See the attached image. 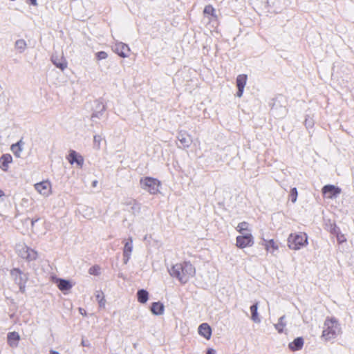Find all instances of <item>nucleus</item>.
Segmentation results:
<instances>
[{
    "mask_svg": "<svg viewBox=\"0 0 354 354\" xmlns=\"http://www.w3.org/2000/svg\"><path fill=\"white\" fill-rule=\"evenodd\" d=\"M254 244V238L250 232L236 237V246L240 248L252 246Z\"/></svg>",
    "mask_w": 354,
    "mask_h": 354,
    "instance_id": "6e6552de",
    "label": "nucleus"
},
{
    "mask_svg": "<svg viewBox=\"0 0 354 354\" xmlns=\"http://www.w3.org/2000/svg\"><path fill=\"white\" fill-rule=\"evenodd\" d=\"M35 189L42 196L48 197L53 193L52 184L46 180L35 183L34 185Z\"/></svg>",
    "mask_w": 354,
    "mask_h": 354,
    "instance_id": "423d86ee",
    "label": "nucleus"
},
{
    "mask_svg": "<svg viewBox=\"0 0 354 354\" xmlns=\"http://www.w3.org/2000/svg\"><path fill=\"white\" fill-rule=\"evenodd\" d=\"M79 311L81 315H86V311L84 309L82 308H79Z\"/></svg>",
    "mask_w": 354,
    "mask_h": 354,
    "instance_id": "a19ab883",
    "label": "nucleus"
},
{
    "mask_svg": "<svg viewBox=\"0 0 354 354\" xmlns=\"http://www.w3.org/2000/svg\"><path fill=\"white\" fill-rule=\"evenodd\" d=\"M305 125L307 128L312 127L313 125V122L311 120L306 118L305 120Z\"/></svg>",
    "mask_w": 354,
    "mask_h": 354,
    "instance_id": "e433bc0d",
    "label": "nucleus"
},
{
    "mask_svg": "<svg viewBox=\"0 0 354 354\" xmlns=\"http://www.w3.org/2000/svg\"><path fill=\"white\" fill-rule=\"evenodd\" d=\"M177 138L183 148H188L192 144L191 136L185 131L179 132Z\"/></svg>",
    "mask_w": 354,
    "mask_h": 354,
    "instance_id": "2eb2a0df",
    "label": "nucleus"
},
{
    "mask_svg": "<svg viewBox=\"0 0 354 354\" xmlns=\"http://www.w3.org/2000/svg\"><path fill=\"white\" fill-rule=\"evenodd\" d=\"M133 251V239L132 237H129L128 241L124 243V247L123 250V256H124V263L127 264L129 261L131 253Z\"/></svg>",
    "mask_w": 354,
    "mask_h": 354,
    "instance_id": "ddd939ff",
    "label": "nucleus"
},
{
    "mask_svg": "<svg viewBox=\"0 0 354 354\" xmlns=\"http://www.w3.org/2000/svg\"><path fill=\"white\" fill-rule=\"evenodd\" d=\"M248 223L241 222L237 225L236 229L239 233H243V232L248 231Z\"/></svg>",
    "mask_w": 354,
    "mask_h": 354,
    "instance_id": "c756f323",
    "label": "nucleus"
},
{
    "mask_svg": "<svg viewBox=\"0 0 354 354\" xmlns=\"http://www.w3.org/2000/svg\"><path fill=\"white\" fill-rule=\"evenodd\" d=\"M248 80V76L245 74L239 75L236 77V86L238 88V91L236 93V96L238 97H241L243 93L245 86L246 85Z\"/></svg>",
    "mask_w": 354,
    "mask_h": 354,
    "instance_id": "9b49d317",
    "label": "nucleus"
},
{
    "mask_svg": "<svg viewBox=\"0 0 354 354\" xmlns=\"http://www.w3.org/2000/svg\"><path fill=\"white\" fill-rule=\"evenodd\" d=\"M97 180H94L92 183V185L93 187H96L97 186Z\"/></svg>",
    "mask_w": 354,
    "mask_h": 354,
    "instance_id": "37998d69",
    "label": "nucleus"
},
{
    "mask_svg": "<svg viewBox=\"0 0 354 354\" xmlns=\"http://www.w3.org/2000/svg\"><path fill=\"white\" fill-rule=\"evenodd\" d=\"M108 57V55L104 51H100L96 53V57L98 60L105 59Z\"/></svg>",
    "mask_w": 354,
    "mask_h": 354,
    "instance_id": "473e14b6",
    "label": "nucleus"
},
{
    "mask_svg": "<svg viewBox=\"0 0 354 354\" xmlns=\"http://www.w3.org/2000/svg\"><path fill=\"white\" fill-rule=\"evenodd\" d=\"M140 185L142 189L151 194H156L160 192V182L151 177L142 178L140 180Z\"/></svg>",
    "mask_w": 354,
    "mask_h": 354,
    "instance_id": "20e7f679",
    "label": "nucleus"
},
{
    "mask_svg": "<svg viewBox=\"0 0 354 354\" xmlns=\"http://www.w3.org/2000/svg\"><path fill=\"white\" fill-rule=\"evenodd\" d=\"M88 272L90 274L98 275L100 274L99 266H92L89 268Z\"/></svg>",
    "mask_w": 354,
    "mask_h": 354,
    "instance_id": "2f4dec72",
    "label": "nucleus"
},
{
    "mask_svg": "<svg viewBox=\"0 0 354 354\" xmlns=\"http://www.w3.org/2000/svg\"><path fill=\"white\" fill-rule=\"evenodd\" d=\"M198 333L200 335L205 337L206 339H209L212 336L211 327L207 323L201 324L198 327Z\"/></svg>",
    "mask_w": 354,
    "mask_h": 354,
    "instance_id": "dca6fc26",
    "label": "nucleus"
},
{
    "mask_svg": "<svg viewBox=\"0 0 354 354\" xmlns=\"http://www.w3.org/2000/svg\"><path fill=\"white\" fill-rule=\"evenodd\" d=\"M57 286L60 290H68L72 286L70 282L65 279H58Z\"/></svg>",
    "mask_w": 354,
    "mask_h": 354,
    "instance_id": "bb28decb",
    "label": "nucleus"
},
{
    "mask_svg": "<svg viewBox=\"0 0 354 354\" xmlns=\"http://www.w3.org/2000/svg\"><path fill=\"white\" fill-rule=\"evenodd\" d=\"M251 312V319L256 324H259L261 322V318L258 313V303H256L250 306V308Z\"/></svg>",
    "mask_w": 354,
    "mask_h": 354,
    "instance_id": "aec40b11",
    "label": "nucleus"
},
{
    "mask_svg": "<svg viewBox=\"0 0 354 354\" xmlns=\"http://www.w3.org/2000/svg\"><path fill=\"white\" fill-rule=\"evenodd\" d=\"M20 336L17 332H12L8 334V341L12 347H17Z\"/></svg>",
    "mask_w": 354,
    "mask_h": 354,
    "instance_id": "412c9836",
    "label": "nucleus"
},
{
    "mask_svg": "<svg viewBox=\"0 0 354 354\" xmlns=\"http://www.w3.org/2000/svg\"><path fill=\"white\" fill-rule=\"evenodd\" d=\"M26 281H27V279H25V280L21 281L20 283H17L19 286V289L21 292H24V291H25V284H26Z\"/></svg>",
    "mask_w": 354,
    "mask_h": 354,
    "instance_id": "c9c22d12",
    "label": "nucleus"
},
{
    "mask_svg": "<svg viewBox=\"0 0 354 354\" xmlns=\"http://www.w3.org/2000/svg\"><path fill=\"white\" fill-rule=\"evenodd\" d=\"M67 159L71 165L76 163L80 167H82L84 164L83 157L74 150L70 151Z\"/></svg>",
    "mask_w": 354,
    "mask_h": 354,
    "instance_id": "f8f14e48",
    "label": "nucleus"
},
{
    "mask_svg": "<svg viewBox=\"0 0 354 354\" xmlns=\"http://www.w3.org/2000/svg\"><path fill=\"white\" fill-rule=\"evenodd\" d=\"M95 297L100 308H104L106 300L104 299V293L102 291H97L95 292Z\"/></svg>",
    "mask_w": 354,
    "mask_h": 354,
    "instance_id": "cd10ccee",
    "label": "nucleus"
},
{
    "mask_svg": "<svg viewBox=\"0 0 354 354\" xmlns=\"http://www.w3.org/2000/svg\"><path fill=\"white\" fill-rule=\"evenodd\" d=\"M285 320V316H282L281 317L279 320H278V322L277 324H275L274 325L275 329L278 331V333H283V329L284 328L286 327V322H284Z\"/></svg>",
    "mask_w": 354,
    "mask_h": 354,
    "instance_id": "a878e982",
    "label": "nucleus"
},
{
    "mask_svg": "<svg viewBox=\"0 0 354 354\" xmlns=\"http://www.w3.org/2000/svg\"><path fill=\"white\" fill-rule=\"evenodd\" d=\"M342 333L340 324L333 317H327L324 322L321 338L325 342H331Z\"/></svg>",
    "mask_w": 354,
    "mask_h": 354,
    "instance_id": "f03ea898",
    "label": "nucleus"
},
{
    "mask_svg": "<svg viewBox=\"0 0 354 354\" xmlns=\"http://www.w3.org/2000/svg\"><path fill=\"white\" fill-rule=\"evenodd\" d=\"M206 354H216V351L213 348H208Z\"/></svg>",
    "mask_w": 354,
    "mask_h": 354,
    "instance_id": "ea45409f",
    "label": "nucleus"
},
{
    "mask_svg": "<svg viewBox=\"0 0 354 354\" xmlns=\"http://www.w3.org/2000/svg\"><path fill=\"white\" fill-rule=\"evenodd\" d=\"M38 220H39V218H37V219H35V220H32V221H31L32 225L33 226V225H34V224H35V223Z\"/></svg>",
    "mask_w": 354,
    "mask_h": 354,
    "instance_id": "c03bdc74",
    "label": "nucleus"
},
{
    "mask_svg": "<svg viewBox=\"0 0 354 354\" xmlns=\"http://www.w3.org/2000/svg\"><path fill=\"white\" fill-rule=\"evenodd\" d=\"M288 246L290 249L299 250L308 243L306 233H292L288 237Z\"/></svg>",
    "mask_w": 354,
    "mask_h": 354,
    "instance_id": "7ed1b4c3",
    "label": "nucleus"
},
{
    "mask_svg": "<svg viewBox=\"0 0 354 354\" xmlns=\"http://www.w3.org/2000/svg\"><path fill=\"white\" fill-rule=\"evenodd\" d=\"M52 62L57 68H60L62 71H64L67 67V62L62 57L59 59L57 56H53Z\"/></svg>",
    "mask_w": 354,
    "mask_h": 354,
    "instance_id": "4be33fe9",
    "label": "nucleus"
},
{
    "mask_svg": "<svg viewBox=\"0 0 354 354\" xmlns=\"http://www.w3.org/2000/svg\"><path fill=\"white\" fill-rule=\"evenodd\" d=\"M304 344V340L303 337H299L295 338L292 342L289 343L288 348L292 351H300L303 348Z\"/></svg>",
    "mask_w": 354,
    "mask_h": 354,
    "instance_id": "f3484780",
    "label": "nucleus"
},
{
    "mask_svg": "<svg viewBox=\"0 0 354 354\" xmlns=\"http://www.w3.org/2000/svg\"><path fill=\"white\" fill-rule=\"evenodd\" d=\"M10 275L16 283H20L21 281L27 279L22 272L18 268H14L10 271Z\"/></svg>",
    "mask_w": 354,
    "mask_h": 354,
    "instance_id": "6ab92c4d",
    "label": "nucleus"
},
{
    "mask_svg": "<svg viewBox=\"0 0 354 354\" xmlns=\"http://www.w3.org/2000/svg\"><path fill=\"white\" fill-rule=\"evenodd\" d=\"M15 48L19 53H22L27 48V43L24 39H18L15 41Z\"/></svg>",
    "mask_w": 354,
    "mask_h": 354,
    "instance_id": "b1692460",
    "label": "nucleus"
},
{
    "mask_svg": "<svg viewBox=\"0 0 354 354\" xmlns=\"http://www.w3.org/2000/svg\"><path fill=\"white\" fill-rule=\"evenodd\" d=\"M151 310L156 315H160L164 313V306L160 302H154L151 305Z\"/></svg>",
    "mask_w": 354,
    "mask_h": 354,
    "instance_id": "5701e85b",
    "label": "nucleus"
},
{
    "mask_svg": "<svg viewBox=\"0 0 354 354\" xmlns=\"http://www.w3.org/2000/svg\"><path fill=\"white\" fill-rule=\"evenodd\" d=\"M4 196V192L0 189V198Z\"/></svg>",
    "mask_w": 354,
    "mask_h": 354,
    "instance_id": "a18cd8bd",
    "label": "nucleus"
},
{
    "mask_svg": "<svg viewBox=\"0 0 354 354\" xmlns=\"http://www.w3.org/2000/svg\"><path fill=\"white\" fill-rule=\"evenodd\" d=\"M11 151L17 157H20V153L22 151L21 142L19 141L16 144H13L11 146Z\"/></svg>",
    "mask_w": 354,
    "mask_h": 354,
    "instance_id": "c85d7f7f",
    "label": "nucleus"
},
{
    "mask_svg": "<svg viewBox=\"0 0 354 354\" xmlns=\"http://www.w3.org/2000/svg\"><path fill=\"white\" fill-rule=\"evenodd\" d=\"M31 1V3L34 6H36L37 5V0H30Z\"/></svg>",
    "mask_w": 354,
    "mask_h": 354,
    "instance_id": "79ce46f5",
    "label": "nucleus"
},
{
    "mask_svg": "<svg viewBox=\"0 0 354 354\" xmlns=\"http://www.w3.org/2000/svg\"><path fill=\"white\" fill-rule=\"evenodd\" d=\"M50 354H59L57 351H50Z\"/></svg>",
    "mask_w": 354,
    "mask_h": 354,
    "instance_id": "49530a36",
    "label": "nucleus"
},
{
    "mask_svg": "<svg viewBox=\"0 0 354 354\" xmlns=\"http://www.w3.org/2000/svg\"><path fill=\"white\" fill-rule=\"evenodd\" d=\"M204 15V23L211 24L213 23V26L217 24L218 17L216 15V10L211 5H207L205 7L203 10Z\"/></svg>",
    "mask_w": 354,
    "mask_h": 354,
    "instance_id": "0eeeda50",
    "label": "nucleus"
},
{
    "mask_svg": "<svg viewBox=\"0 0 354 354\" xmlns=\"http://www.w3.org/2000/svg\"><path fill=\"white\" fill-rule=\"evenodd\" d=\"M16 252L19 256L28 261H34L38 257L37 252L35 250L28 248L23 243L17 244Z\"/></svg>",
    "mask_w": 354,
    "mask_h": 354,
    "instance_id": "39448f33",
    "label": "nucleus"
},
{
    "mask_svg": "<svg viewBox=\"0 0 354 354\" xmlns=\"http://www.w3.org/2000/svg\"><path fill=\"white\" fill-rule=\"evenodd\" d=\"M86 210H88L89 212L84 216L88 218L92 215L93 211V209L90 207H86Z\"/></svg>",
    "mask_w": 354,
    "mask_h": 354,
    "instance_id": "4c0bfd02",
    "label": "nucleus"
},
{
    "mask_svg": "<svg viewBox=\"0 0 354 354\" xmlns=\"http://www.w3.org/2000/svg\"><path fill=\"white\" fill-rule=\"evenodd\" d=\"M322 193L328 198L337 197L341 193V189L332 185H325L322 188Z\"/></svg>",
    "mask_w": 354,
    "mask_h": 354,
    "instance_id": "9d476101",
    "label": "nucleus"
},
{
    "mask_svg": "<svg viewBox=\"0 0 354 354\" xmlns=\"http://www.w3.org/2000/svg\"><path fill=\"white\" fill-rule=\"evenodd\" d=\"M93 140H94L95 145L97 147V149H100V142L102 141L101 136H99V135L94 136Z\"/></svg>",
    "mask_w": 354,
    "mask_h": 354,
    "instance_id": "72a5a7b5",
    "label": "nucleus"
},
{
    "mask_svg": "<svg viewBox=\"0 0 354 354\" xmlns=\"http://www.w3.org/2000/svg\"><path fill=\"white\" fill-rule=\"evenodd\" d=\"M337 241L339 243H344V242H345L346 241L344 235V234H338L337 235Z\"/></svg>",
    "mask_w": 354,
    "mask_h": 354,
    "instance_id": "f704fd0d",
    "label": "nucleus"
},
{
    "mask_svg": "<svg viewBox=\"0 0 354 354\" xmlns=\"http://www.w3.org/2000/svg\"><path fill=\"white\" fill-rule=\"evenodd\" d=\"M290 198H291V201L292 203H295L296 201H297V189L295 187L292 188L290 190Z\"/></svg>",
    "mask_w": 354,
    "mask_h": 354,
    "instance_id": "7c9ffc66",
    "label": "nucleus"
},
{
    "mask_svg": "<svg viewBox=\"0 0 354 354\" xmlns=\"http://www.w3.org/2000/svg\"><path fill=\"white\" fill-rule=\"evenodd\" d=\"M246 232H250V230H248V231L243 232V233H241V235H245Z\"/></svg>",
    "mask_w": 354,
    "mask_h": 354,
    "instance_id": "de8ad7c7",
    "label": "nucleus"
},
{
    "mask_svg": "<svg viewBox=\"0 0 354 354\" xmlns=\"http://www.w3.org/2000/svg\"><path fill=\"white\" fill-rule=\"evenodd\" d=\"M263 245L267 252L271 253L273 256L276 255V252L279 250V244L273 239L264 240Z\"/></svg>",
    "mask_w": 354,
    "mask_h": 354,
    "instance_id": "4468645a",
    "label": "nucleus"
},
{
    "mask_svg": "<svg viewBox=\"0 0 354 354\" xmlns=\"http://www.w3.org/2000/svg\"><path fill=\"white\" fill-rule=\"evenodd\" d=\"M113 50L121 57L125 58L129 56L130 48L124 43L116 41L113 46Z\"/></svg>",
    "mask_w": 354,
    "mask_h": 354,
    "instance_id": "1a4fd4ad",
    "label": "nucleus"
},
{
    "mask_svg": "<svg viewBox=\"0 0 354 354\" xmlns=\"http://www.w3.org/2000/svg\"><path fill=\"white\" fill-rule=\"evenodd\" d=\"M12 161V157L10 154L6 153L3 154L0 158V168L4 171H6L8 169L9 164L11 163Z\"/></svg>",
    "mask_w": 354,
    "mask_h": 354,
    "instance_id": "a211bd4d",
    "label": "nucleus"
},
{
    "mask_svg": "<svg viewBox=\"0 0 354 354\" xmlns=\"http://www.w3.org/2000/svg\"><path fill=\"white\" fill-rule=\"evenodd\" d=\"M195 272V268L189 262L176 263L169 269V274L176 277L181 283H187L194 276Z\"/></svg>",
    "mask_w": 354,
    "mask_h": 354,
    "instance_id": "f257e3e1",
    "label": "nucleus"
},
{
    "mask_svg": "<svg viewBox=\"0 0 354 354\" xmlns=\"http://www.w3.org/2000/svg\"><path fill=\"white\" fill-rule=\"evenodd\" d=\"M81 344L83 346H90V343L87 340L82 339Z\"/></svg>",
    "mask_w": 354,
    "mask_h": 354,
    "instance_id": "58836bf2",
    "label": "nucleus"
},
{
    "mask_svg": "<svg viewBox=\"0 0 354 354\" xmlns=\"http://www.w3.org/2000/svg\"><path fill=\"white\" fill-rule=\"evenodd\" d=\"M137 296L138 301L145 304L148 300L149 294L147 290L142 289L138 291Z\"/></svg>",
    "mask_w": 354,
    "mask_h": 354,
    "instance_id": "393cba45",
    "label": "nucleus"
}]
</instances>
